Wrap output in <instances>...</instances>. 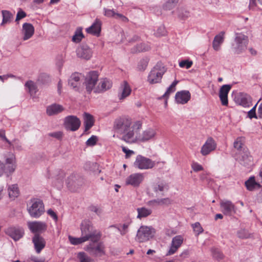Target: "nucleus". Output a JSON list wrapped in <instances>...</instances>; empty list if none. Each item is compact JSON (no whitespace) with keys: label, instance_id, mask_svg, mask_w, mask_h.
<instances>
[{"label":"nucleus","instance_id":"f257e3e1","mask_svg":"<svg viewBox=\"0 0 262 262\" xmlns=\"http://www.w3.org/2000/svg\"><path fill=\"white\" fill-rule=\"evenodd\" d=\"M81 236L86 240L91 241L93 243L98 242L101 236L100 231L96 230L91 221L84 220L80 224Z\"/></svg>","mask_w":262,"mask_h":262},{"label":"nucleus","instance_id":"f03ea898","mask_svg":"<svg viewBox=\"0 0 262 262\" xmlns=\"http://www.w3.org/2000/svg\"><path fill=\"white\" fill-rule=\"evenodd\" d=\"M27 210L32 217L38 218L45 212L42 201L38 199H31L27 204Z\"/></svg>","mask_w":262,"mask_h":262},{"label":"nucleus","instance_id":"7ed1b4c3","mask_svg":"<svg viewBox=\"0 0 262 262\" xmlns=\"http://www.w3.org/2000/svg\"><path fill=\"white\" fill-rule=\"evenodd\" d=\"M248 43V38L247 36L242 33H236L232 49L235 54L243 53L247 50Z\"/></svg>","mask_w":262,"mask_h":262},{"label":"nucleus","instance_id":"20e7f679","mask_svg":"<svg viewBox=\"0 0 262 262\" xmlns=\"http://www.w3.org/2000/svg\"><path fill=\"white\" fill-rule=\"evenodd\" d=\"M141 123L138 121L134 123L128 129L121 133L123 135L122 140L129 143L136 142L139 138L137 137L138 130L141 127Z\"/></svg>","mask_w":262,"mask_h":262},{"label":"nucleus","instance_id":"39448f33","mask_svg":"<svg viewBox=\"0 0 262 262\" xmlns=\"http://www.w3.org/2000/svg\"><path fill=\"white\" fill-rule=\"evenodd\" d=\"M166 69L161 62H158L148 74L147 81L150 84L160 83Z\"/></svg>","mask_w":262,"mask_h":262},{"label":"nucleus","instance_id":"423d86ee","mask_svg":"<svg viewBox=\"0 0 262 262\" xmlns=\"http://www.w3.org/2000/svg\"><path fill=\"white\" fill-rule=\"evenodd\" d=\"M156 233V230L152 226L143 225L137 231L136 241L139 243L147 242L152 238Z\"/></svg>","mask_w":262,"mask_h":262},{"label":"nucleus","instance_id":"0eeeda50","mask_svg":"<svg viewBox=\"0 0 262 262\" xmlns=\"http://www.w3.org/2000/svg\"><path fill=\"white\" fill-rule=\"evenodd\" d=\"M156 165L155 161L144 157L142 155H138L134 163V166L139 169L145 170L152 168Z\"/></svg>","mask_w":262,"mask_h":262},{"label":"nucleus","instance_id":"6e6552de","mask_svg":"<svg viewBox=\"0 0 262 262\" xmlns=\"http://www.w3.org/2000/svg\"><path fill=\"white\" fill-rule=\"evenodd\" d=\"M98 80V73L97 71L90 72L85 77V85L86 90L89 93H91L93 90L96 88L95 86Z\"/></svg>","mask_w":262,"mask_h":262},{"label":"nucleus","instance_id":"1a4fd4ad","mask_svg":"<svg viewBox=\"0 0 262 262\" xmlns=\"http://www.w3.org/2000/svg\"><path fill=\"white\" fill-rule=\"evenodd\" d=\"M132 125L131 119L126 117L119 118L114 122V128L121 133Z\"/></svg>","mask_w":262,"mask_h":262},{"label":"nucleus","instance_id":"9d476101","mask_svg":"<svg viewBox=\"0 0 262 262\" xmlns=\"http://www.w3.org/2000/svg\"><path fill=\"white\" fill-rule=\"evenodd\" d=\"M80 124L79 119L75 116H68L64 119V126L68 130L76 131L78 129Z\"/></svg>","mask_w":262,"mask_h":262},{"label":"nucleus","instance_id":"9b49d317","mask_svg":"<svg viewBox=\"0 0 262 262\" xmlns=\"http://www.w3.org/2000/svg\"><path fill=\"white\" fill-rule=\"evenodd\" d=\"M76 55L78 58L88 60L92 57L93 51L86 43H82L77 49Z\"/></svg>","mask_w":262,"mask_h":262},{"label":"nucleus","instance_id":"f8f14e48","mask_svg":"<svg viewBox=\"0 0 262 262\" xmlns=\"http://www.w3.org/2000/svg\"><path fill=\"white\" fill-rule=\"evenodd\" d=\"M5 233L15 241H18L24 234V230L20 227L10 226L5 229Z\"/></svg>","mask_w":262,"mask_h":262},{"label":"nucleus","instance_id":"ddd939ff","mask_svg":"<svg viewBox=\"0 0 262 262\" xmlns=\"http://www.w3.org/2000/svg\"><path fill=\"white\" fill-rule=\"evenodd\" d=\"M216 146L217 144L215 140L212 137H209L202 146L201 153L203 156H207L214 150L216 148Z\"/></svg>","mask_w":262,"mask_h":262},{"label":"nucleus","instance_id":"4468645a","mask_svg":"<svg viewBox=\"0 0 262 262\" xmlns=\"http://www.w3.org/2000/svg\"><path fill=\"white\" fill-rule=\"evenodd\" d=\"M236 160L242 165L248 167L252 164V157L247 150H243L238 153L236 158Z\"/></svg>","mask_w":262,"mask_h":262},{"label":"nucleus","instance_id":"2eb2a0df","mask_svg":"<svg viewBox=\"0 0 262 262\" xmlns=\"http://www.w3.org/2000/svg\"><path fill=\"white\" fill-rule=\"evenodd\" d=\"M222 212L226 215L231 216L235 213V205L228 200H222L220 202Z\"/></svg>","mask_w":262,"mask_h":262},{"label":"nucleus","instance_id":"dca6fc26","mask_svg":"<svg viewBox=\"0 0 262 262\" xmlns=\"http://www.w3.org/2000/svg\"><path fill=\"white\" fill-rule=\"evenodd\" d=\"M104 248L103 244L102 243H99L96 245L90 244L85 248V250L91 255L100 256L104 253Z\"/></svg>","mask_w":262,"mask_h":262},{"label":"nucleus","instance_id":"f3484780","mask_svg":"<svg viewBox=\"0 0 262 262\" xmlns=\"http://www.w3.org/2000/svg\"><path fill=\"white\" fill-rule=\"evenodd\" d=\"M144 175L141 173H135L130 174L126 180V183L134 187L138 186L143 181Z\"/></svg>","mask_w":262,"mask_h":262},{"label":"nucleus","instance_id":"a211bd4d","mask_svg":"<svg viewBox=\"0 0 262 262\" xmlns=\"http://www.w3.org/2000/svg\"><path fill=\"white\" fill-rule=\"evenodd\" d=\"M28 226L33 233L42 232L46 230L47 225L45 223L38 221L29 222Z\"/></svg>","mask_w":262,"mask_h":262},{"label":"nucleus","instance_id":"6ab92c4d","mask_svg":"<svg viewBox=\"0 0 262 262\" xmlns=\"http://www.w3.org/2000/svg\"><path fill=\"white\" fill-rule=\"evenodd\" d=\"M231 89V86L229 84H225L222 86L219 91V97L222 104L224 106H227L228 104V94Z\"/></svg>","mask_w":262,"mask_h":262},{"label":"nucleus","instance_id":"aec40b11","mask_svg":"<svg viewBox=\"0 0 262 262\" xmlns=\"http://www.w3.org/2000/svg\"><path fill=\"white\" fill-rule=\"evenodd\" d=\"M131 88L129 84L126 81H124L120 85L118 94L120 100H123L128 97L131 93Z\"/></svg>","mask_w":262,"mask_h":262},{"label":"nucleus","instance_id":"412c9836","mask_svg":"<svg viewBox=\"0 0 262 262\" xmlns=\"http://www.w3.org/2000/svg\"><path fill=\"white\" fill-rule=\"evenodd\" d=\"M236 103L243 107H249L251 103V97L245 93H239L235 98Z\"/></svg>","mask_w":262,"mask_h":262},{"label":"nucleus","instance_id":"4be33fe9","mask_svg":"<svg viewBox=\"0 0 262 262\" xmlns=\"http://www.w3.org/2000/svg\"><path fill=\"white\" fill-rule=\"evenodd\" d=\"M34 248L37 253H40L45 247L46 242L45 239L38 234H35L32 238Z\"/></svg>","mask_w":262,"mask_h":262},{"label":"nucleus","instance_id":"5701e85b","mask_svg":"<svg viewBox=\"0 0 262 262\" xmlns=\"http://www.w3.org/2000/svg\"><path fill=\"white\" fill-rule=\"evenodd\" d=\"M183 238L180 235H177L173 237L170 248L167 253V255L174 254L183 243Z\"/></svg>","mask_w":262,"mask_h":262},{"label":"nucleus","instance_id":"b1692460","mask_svg":"<svg viewBox=\"0 0 262 262\" xmlns=\"http://www.w3.org/2000/svg\"><path fill=\"white\" fill-rule=\"evenodd\" d=\"M190 97L191 95L188 91H181L177 92L175 100L177 103L184 104L190 100Z\"/></svg>","mask_w":262,"mask_h":262},{"label":"nucleus","instance_id":"393cba45","mask_svg":"<svg viewBox=\"0 0 262 262\" xmlns=\"http://www.w3.org/2000/svg\"><path fill=\"white\" fill-rule=\"evenodd\" d=\"M83 76L79 73H74L70 77L68 80L69 85L75 90H78L80 85V80Z\"/></svg>","mask_w":262,"mask_h":262},{"label":"nucleus","instance_id":"a878e982","mask_svg":"<svg viewBox=\"0 0 262 262\" xmlns=\"http://www.w3.org/2000/svg\"><path fill=\"white\" fill-rule=\"evenodd\" d=\"M22 32L24 34L23 40H27L33 35L34 28L31 24L24 23L23 25Z\"/></svg>","mask_w":262,"mask_h":262},{"label":"nucleus","instance_id":"bb28decb","mask_svg":"<svg viewBox=\"0 0 262 262\" xmlns=\"http://www.w3.org/2000/svg\"><path fill=\"white\" fill-rule=\"evenodd\" d=\"M156 135V130L154 128H149L143 131L142 135L139 136V140L142 142L147 141L154 139Z\"/></svg>","mask_w":262,"mask_h":262},{"label":"nucleus","instance_id":"cd10ccee","mask_svg":"<svg viewBox=\"0 0 262 262\" xmlns=\"http://www.w3.org/2000/svg\"><path fill=\"white\" fill-rule=\"evenodd\" d=\"M112 86V82L106 78L100 80L98 86L94 89L95 93H101L104 92Z\"/></svg>","mask_w":262,"mask_h":262},{"label":"nucleus","instance_id":"c85d7f7f","mask_svg":"<svg viewBox=\"0 0 262 262\" xmlns=\"http://www.w3.org/2000/svg\"><path fill=\"white\" fill-rule=\"evenodd\" d=\"M152 189L155 192L160 194H162L163 192L168 190L169 185L166 182L160 181L153 185Z\"/></svg>","mask_w":262,"mask_h":262},{"label":"nucleus","instance_id":"c756f323","mask_svg":"<svg viewBox=\"0 0 262 262\" xmlns=\"http://www.w3.org/2000/svg\"><path fill=\"white\" fill-rule=\"evenodd\" d=\"M63 110L62 105L54 103L47 107L46 113L48 116H51L61 113Z\"/></svg>","mask_w":262,"mask_h":262},{"label":"nucleus","instance_id":"7c9ffc66","mask_svg":"<svg viewBox=\"0 0 262 262\" xmlns=\"http://www.w3.org/2000/svg\"><path fill=\"white\" fill-rule=\"evenodd\" d=\"M224 35L225 32L222 31L214 37L212 42V47L214 50H220V46L224 40Z\"/></svg>","mask_w":262,"mask_h":262},{"label":"nucleus","instance_id":"2f4dec72","mask_svg":"<svg viewBox=\"0 0 262 262\" xmlns=\"http://www.w3.org/2000/svg\"><path fill=\"white\" fill-rule=\"evenodd\" d=\"M88 33L99 36L101 32V22L96 19L93 25L86 29Z\"/></svg>","mask_w":262,"mask_h":262},{"label":"nucleus","instance_id":"473e14b6","mask_svg":"<svg viewBox=\"0 0 262 262\" xmlns=\"http://www.w3.org/2000/svg\"><path fill=\"white\" fill-rule=\"evenodd\" d=\"M83 117L84 124L85 127L84 132H87L93 126L94 119L93 116L87 113H84Z\"/></svg>","mask_w":262,"mask_h":262},{"label":"nucleus","instance_id":"72a5a7b5","mask_svg":"<svg viewBox=\"0 0 262 262\" xmlns=\"http://www.w3.org/2000/svg\"><path fill=\"white\" fill-rule=\"evenodd\" d=\"M171 201L170 199L166 198L163 199H157L149 201L148 204L150 206L168 205L170 204Z\"/></svg>","mask_w":262,"mask_h":262},{"label":"nucleus","instance_id":"f704fd0d","mask_svg":"<svg viewBox=\"0 0 262 262\" xmlns=\"http://www.w3.org/2000/svg\"><path fill=\"white\" fill-rule=\"evenodd\" d=\"M138 212L137 218L141 219L142 218L146 217L150 215L152 213V210L150 209H148L145 207H142L138 208L137 209Z\"/></svg>","mask_w":262,"mask_h":262},{"label":"nucleus","instance_id":"c9c22d12","mask_svg":"<svg viewBox=\"0 0 262 262\" xmlns=\"http://www.w3.org/2000/svg\"><path fill=\"white\" fill-rule=\"evenodd\" d=\"M2 14L3 16V20L1 23V26L7 24H9L13 19V14L10 11L8 10H2Z\"/></svg>","mask_w":262,"mask_h":262},{"label":"nucleus","instance_id":"e433bc0d","mask_svg":"<svg viewBox=\"0 0 262 262\" xmlns=\"http://www.w3.org/2000/svg\"><path fill=\"white\" fill-rule=\"evenodd\" d=\"M9 196L12 199L17 197L19 194V190L17 185L14 184L9 186L8 188Z\"/></svg>","mask_w":262,"mask_h":262},{"label":"nucleus","instance_id":"4c0bfd02","mask_svg":"<svg viewBox=\"0 0 262 262\" xmlns=\"http://www.w3.org/2000/svg\"><path fill=\"white\" fill-rule=\"evenodd\" d=\"M179 81L175 80L171 85L167 88L166 92L164 94V95L161 97V98L165 99L167 101L169 96L171 93H173L176 91V86L178 83Z\"/></svg>","mask_w":262,"mask_h":262},{"label":"nucleus","instance_id":"58836bf2","mask_svg":"<svg viewBox=\"0 0 262 262\" xmlns=\"http://www.w3.org/2000/svg\"><path fill=\"white\" fill-rule=\"evenodd\" d=\"M150 49V47L148 44L142 43L137 45L132 49V52H146Z\"/></svg>","mask_w":262,"mask_h":262},{"label":"nucleus","instance_id":"ea45409f","mask_svg":"<svg viewBox=\"0 0 262 262\" xmlns=\"http://www.w3.org/2000/svg\"><path fill=\"white\" fill-rule=\"evenodd\" d=\"M25 86L28 89L31 95L35 94L37 92V87L32 81H28L25 83Z\"/></svg>","mask_w":262,"mask_h":262},{"label":"nucleus","instance_id":"a19ab883","mask_svg":"<svg viewBox=\"0 0 262 262\" xmlns=\"http://www.w3.org/2000/svg\"><path fill=\"white\" fill-rule=\"evenodd\" d=\"M245 185L249 190H253L256 186H260L254 180V177L250 178L248 180L245 182Z\"/></svg>","mask_w":262,"mask_h":262},{"label":"nucleus","instance_id":"79ce46f5","mask_svg":"<svg viewBox=\"0 0 262 262\" xmlns=\"http://www.w3.org/2000/svg\"><path fill=\"white\" fill-rule=\"evenodd\" d=\"M179 0H167L163 5V9L165 10H170L175 7Z\"/></svg>","mask_w":262,"mask_h":262},{"label":"nucleus","instance_id":"37998d69","mask_svg":"<svg viewBox=\"0 0 262 262\" xmlns=\"http://www.w3.org/2000/svg\"><path fill=\"white\" fill-rule=\"evenodd\" d=\"M77 258L79 262H93V260L84 252H79L77 254Z\"/></svg>","mask_w":262,"mask_h":262},{"label":"nucleus","instance_id":"c03bdc74","mask_svg":"<svg viewBox=\"0 0 262 262\" xmlns=\"http://www.w3.org/2000/svg\"><path fill=\"white\" fill-rule=\"evenodd\" d=\"M244 138L243 137H238L234 142V147L238 150V153L243 152L242 149L243 145Z\"/></svg>","mask_w":262,"mask_h":262},{"label":"nucleus","instance_id":"a18cd8bd","mask_svg":"<svg viewBox=\"0 0 262 262\" xmlns=\"http://www.w3.org/2000/svg\"><path fill=\"white\" fill-rule=\"evenodd\" d=\"M178 17L181 19H186L190 16V12L183 8H180L178 9Z\"/></svg>","mask_w":262,"mask_h":262},{"label":"nucleus","instance_id":"49530a36","mask_svg":"<svg viewBox=\"0 0 262 262\" xmlns=\"http://www.w3.org/2000/svg\"><path fill=\"white\" fill-rule=\"evenodd\" d=\"M69 239L70 243L74 245H77L86 242L82 236L80 237H74L72 236H69Z\"/></svg>","mask_w":262,"mask_h":262},{"label":"nucleus","instance_id":"de8ad7c7","mask_svg":"<svg viewBox=\"0 0 262 262\" xmlns=\"http://www.w3.org/2000/svg\"><path fill=\"white\" fill-rule=\"evenodd\" d=\"M149 62L148 58H144L142 59L138 64V69L140 71H144L147 67Z\"/></svg>","mask_w":262,"mask_h":262},{"label":"nucleus","instance_id":"09e8293b","mask_svg":"<svg viewBox=\"0 0 262 262\" xmlns=\"http://www.w3.org/2000/svg\"><path fill=\"white\" fill-rule=\"evenodd\" d=\"M10 143L9 145L13 149H16L18 150H21L23 149L21 144L18 139H15L12 142L10 141Z\"/></svg>","mask_w":262,"mask_h":262},{"label":"nucleus","instance_id":"8fccbe9b","mask_svg":"<svg viewBox=\"0 0 262 262\" xmlns=\"http://www.w3.org/2000/svg\"><path fill=\"white\" fill-rule=\"evenodd\" d=\"M192 227L194 231L196 233L197 235L200 234L202 233L204 231L203 228L201 226V224L199 222H196L194 224L192 225Z\"/></svg>","mask_w":262,"mask_h":262},{"label":"nucleus","instance_id":"3c124183","mask_svg":"<svg viewBox=\"0 0 262 262\" xmlns=\"http://www.w3.org/2000/svg\"><path fill=\"white\" fill-rule=\"evenodd\" d=\"M84 37L81 31H77L72 37L73 41L78 43Z\"/></svg>","mask_w":262,"mask_h":262},{"label":"nucleus","instance_id":"603ef678","mask_svg":"<svg viewBox=\"0 0 262 262\" xmlns=\"http://www.w3.org/2000/svg\"><path fill=\"white\" fill-rule=\"evenodd\" d=\"M98 141V137L93 135L86 142V145L88 146H93L95 145Z\"/></svg>","mask_w":262,"mask_h":262},{"label":"nucleus","instance_id":"864d4df0","mask_svg":"<svg viewBox=\"0 0 262 262\" xmlns=\"http://www.w3.org/2000/svg\"><path fill=\"white\" fill-rule=\"evenodd\" d=\"M237 236L240 238H248L250 234L246 230L241 229L237 232Z\"/></svg>","mask_w":262,"mask_h":262},{"label":"nucleus","instance_id":"5fc2aeb1","mask_svg":"<svg viewBox=\"0 0 262 262\" xmlns=\"http://www.w3.org/2000/svg\"><path fill=\"white\" fill-rule=\"evenodd\" d=\"M192 61L188 60H182L179 62V66L181 68H186L187 69H189L192 65Z\"/></svg>","mask_w":262,"mask_h":262},{"label":"nucleus","instance_id":"6e6d98bb","mask_svg":"<svg viewBox=\"0 0 262 262\" xmlns=\"http://www.w3.org/2000/svg\"><path fill=\"white\" fill-rule=\"evenodd\" d=\"M166 33V31L165 30V27L161 25L158 28L156 32L155 33V35L157 36H161L165 35Z\"/></svg>","mask_w":262,"mask_h":262},{"label":"nucleus","instance_id":"4d7b16f0","mask_svg":"<svg viewBox=\"0 0 262 262\" xmlns=\"http://www.w3.org/2000/svg\"><path fill=\"white\" fill-rule=\"evenodd\" d=\"M6 163L7 164H15V156L11 154L6 159Z\"/></svg>","mask_w":262,"mask_h":262},{"label":"nucleus","instance_id":"13d9d810","mask_svg":"<svg viewBox=\"0 0 262 262\" xmlns=\"http://www.w3.org/2000/svg\"><path fill=\"white\" fill-rule=\"evenodd\" d=\"M8 165L7 166L6 169L5 168L4 172L12 173H13L16 168L15 164H8Z\"/></svg>","mask_w":262,"mask_h":262},{"label":"nucleus","instance_id":"bf43d9fd","mask_svg":"<svg viewBox=\"0 0 262 262\" xmlns=\"http://www.w3.org/2000/svg\"><path fill=\"white\" fill-rule=\"evenodd\" d=\"M212 254L214 258L217 259H221L223 258V254L218 249H214L212 250Z\"/></svg>","mask_w":262,"mask_h":262},{"label":"nucleus","instance_id":"052dcab7","mask_svg":"<svg viewBox=\"0 0 262 262\" xmlns=\"http://www.w3.org/2000/svg\"><path fill=\"white\" fill-rule=\"evenodd\" d=\"M26 15L27 14L26 12L23 11L21 9H20L17 13L15 21H19L20 19L25 17Z\"/></svg>","mask_w":262,"mask_h":262},{"label":"nucleus","instance_id":"680f3d73","mask_svg":"<svg viewBox=\"0 0 262 262\" xmlns=\"http://www.w3.org/2000/svg\"><path fill=\"white\" fill-rule=\"evenodd\" d=\"M256 105H257V104L256 105H255V106L251 110H250L248 112V117L250 119H252L253 118H257L256 116V113H255Z\"/></svg>","mask_w":262,"mask_h":262},{"label":"nucleus","instance_id":"e2e57ef3","mask_svg":"<svg viewBox=\"0 0 262 262\" xmlns=\"http://www.w3.org/2000/svg\"><path fill=\"white\" fill-rule=\"evenodd\" d=\"M128 226V224H124L122 225V230H121L119 228H117V229L120 231V234L122 235H124L128 232L127 229Z\"/></svg>","mask_w":262,"mask_h":262},{"label":"nucleus","instance_id":"0e129e2a","mask_svg":"<svg viewBox=\"0 0 262 262\" xmlns=\"http://www.w3.org/2000/svg\"><path fill=\"white\" fill-rule=\"evenodd\" d=\"M116 13L113 10L104 9V15L108 17L115 16Z\"/></svg>","mask_w":262,"mask_h":262},{"label":"nucleus","instance_id":"69168bd1","mask_svg":"<svg viewBox=\"0 0 262 262\" xmlns=\"http://www.w3.org/2000/svg\"><path fill=\"white\" fill-rule=\"evenodd\" d=\"M0 138L2 140L5 141L8 144H10V141L6 138L5 132L4 130H0Z\"/></svg>","mask_w":262,"mask_h":262},{"label":"nucleus","instance_id":"338daca9","mask_svg":"<svg viewBox=\"0 0 262 262\" xmlns=\"http://www.w3.org/2000/svg\"><path fill=\"white\" fill-rule=\"evenodd\" d=\"M49 136L60 139L62 136V133L61 132H54L49 134Z\"/></svg>","mask_w":262,"mask_h":262},{"label":"nucleus","instance_id":"774afa93","mask_svg":"<svg viewBox=\"0 0 262 262\" xmlns=\"http://www.w3.org/2000/svg\"><path fill=\"white\" fill-rule=\"evenodd\" d=\"M192 168L194 171H199L203 169L202 165L197 163H193L192 165Z\"/></svg>","mask_w":262,"mask_h":262}]
</instances>
